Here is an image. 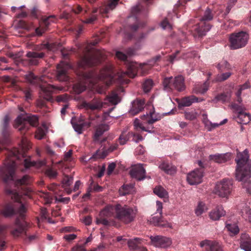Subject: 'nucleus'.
I'll list each match as a JSON object with an SVG mask.
<instances>
[{"mask_svg":"<svg viewBox=\"0 0 251 251\" xmlns=\"http://www.w3.org/2000/svg\"><path fill=\"white\" fill-rule=\"evenodd\" d=\"M29 149L27 142L23 141L20 149H14L9 152L3 166L0 168V177L5 182L13 179L16 168L23 164L25 169L35 166L40 168L46 164V160L31 161L29 157H26L25 152Z\"/></svg>","mask_w":251,"mask_h":251,"instance_id":"1","label":"nucleus"},{"mask_svg":"<svg viewBox=\"0 0 251 251\" xmlns=\"http://www.w3.org/2000/svg\"><path fill=\"white\" fill-rule=\"evenodd\" d=\"M137 213L136 207H130L120 203L111 205V217L119 220L125 224H129L134 222Z\"/></svg>","mask_w":251,"mask_h":251,"instance_id":"2","label":"nucleus"},{"mask_svg":"<svg viewBox=\"0 0 251 251\" xmlns=\"http://www.w3.org/2000/svg\"><path fill=\"white\" fill-rule=\"evenodd\" d=\"M237 155L235 159L236 163V178L240 180L245 177L251 176V161L249 159V151L245 149L243 151L240 152L237 149Z\"/></svg>","mask_w":251,"mask_h":251,"instance_id":"3","label":"nucleus"},{"mask_svg":"<svg viewBox=\"0 0 251 251\" xmlns=\"http://www.w3.org/2000/svg\"><path fill=\"white\" fill-rule=\"evenodd\" d=\"M141 67L140 64L135 62H131L127 66V71L125 72H120L113 70L111 66V84L113 82H117L119 84H127L129 80L125 78L126 75L131 78H134L137 75L139 68Z\"/></svg>","mask_w":251,"mask_h":251,"instance_id":"4","label":"nucleus"},{"mask_svg":"<svg viewBox=\"0 0 251 251\" xmlns=\"http://www.w3.org/2000/svg\"><path fill=\"white\" fill-rule=\"evenodd\" d=\"M163 84L164 89L167 91H170L173 89L178 91H182L185 89L184 78L181 75L174 78L173 77L165 78Z\"/></svg>","mask_w":251,"mask_h":251,"instance_id":"5","label":"nucleus"},{"mask_svg":"<svg viewBox=\"0 0 251 251\" xmlns=\"http://www.w3.org/2000/svg\"><path fill=\"white\" fill-rule=\"evenodd\" d=\"M95 82V78L92 73H83L81 76V82L73 87L74 92L80 94L83 92L86 87H91Z\"/></svg>","mask_w":251,"mask_h":251,"instance_id":"6","label":"nucleus"},{"mask_svg":"<svg viewBox=\"0 0 251 251\" xmlns=\"http://www.w3.org/2000/svg\"><path fill=\"white\" fill-rule=\"evenodd\" d=\"M248 39L249 35L245 32L232 34L229 37L230 48L235 50L242 48L247 44Z\"/></svg>","mask_w":251,"mask_h":251,"instance_id":"7","label":"nucleus"},{"mask_svg":"<svg viewBox=\"0 0 251 251\" xmlns=\"http://www.w3.org/2000/svg\"><path fill=\"white\" fill-rule=\"evenodd\" d=\"M233 189L232 180L229 179H223L217 183L215 191V193L221 197H228L231 193Z\"/></svg>","mask_w":251,"mask_h":251,"instance_id":"8","label":"nucleus"},{"mask_svg":"<svg viewBox=\"0 0 251 251\" xmlns=\"http://www.w3.org/2000/svg\"><path fill=\"white\" fill-rule=\"evenodd\" d=\"M18 206H16L17 207L16 212L15 211L14 209L12 206L7 204L1 210L0 213L5 218H10L12 217L15 214L19 215V217L23 218L25 216V214L27 210V207L25 204L20 202L18 203Z\"/></svg>","mask_w":251,"mask_h":251,"instance_id":"9","label":"nucleus"},{"mask_svg":"<svg viewBox=\"0 0 251 251\" xmlns=\"http://www.w3.org/2000/svg\"><path fill=\"white\" fill-rule=\"evenodd\" d=\"M234 109V120L240 124L246 125L251 121V116L249 113L244 112V109L237 105L232 106Z\"/></svg>","mask_w":251,"mask_h":251,"instance_id":"10","label":"nucleus"},{"mask_svg":"<svg viewBox=\"0 0 251 251\" xmlns=\"http://www.w3.org/2000/svg\"><path fill=\"white\" fill-rule=\"evenodd\" d=\"M156 204V212L158 213L159 215V216H153L151 219V222L155 226L161 227H170V224L163 219L162 216L163 208L162 202L157 201Z\"/></svg>","mask_w":251,"mask_h":251,"instance_id":"11","label":"nucleus"},{"mask_svg":"<svg viewBox=\"0 0 251 251\" xmlns=\"http://www.w3.org/2000/svg\"><path fill=\"white\" fill-rule=\"evenodd\" d=\"M117 79L115 82H113L111 85L115 84L116 89L111 92V111H112L115 107H111L112 105H116L119 103L122 100L121 93L124 92V88L121 86L122 84H119L117 82Z\"/></svg>","mask_w":251,"mask_h":251,"instance_id":"12","label":"nucleus"},{"mask_svg":"<svg viewBox=\"0 0 251 251\" xmlns=\"http://www.w3.org/2000/svg\"><path fill=\"white\" fill-rule=\"evenodd\" d=\"M102 57V54L99 52L94 56L86 55L84 56L78 63V66L81 68L90 67L100 63L101 60L100 57Z\"/></svg>","mask_w":251,"mask_h":251,"instance_id":"13","label":"nucleus"},{"mask_svg":"<svg viewBox=\"0 0 251 251\" xmlns=\"http://www.w3.org/2000/svg\"><path fill=\"white\" fill-rule=\"evenodd\" d=\"M151 244L155 247L167 248L172 244L171 238L165 236L157 235L150 237Z\"/></svg>","mask_w":251,"mask_h":251,"instance_id":"14","label":"nucleus"},{"mask_svg":"<svg viewBox=\"0 0 251 251\" xmlns=\"http://www.w3.org/2000/svg\"><path fill=\"white\" fill-rule=\"evenodd\" d=\"M203 170L201 169H195L187 175V180L191 185H197L202 182Z\"/></svg>","mask_w":251,"mask_h":251,"instance_id":"15","label":"nucleus"},{"mask_svg":"<svg viewBox=\"0 0 251 251\" xmlns=\"http://www.w3.org/2000/svg\"><path fill=\"white\" fill-rule=\"evenodd\" d=\"M71 68L67 62L61 61L57 66V78L60 81H66L68 79L67 72Z\"/></svg>","mask_w":251,"mask_h":251,"instance_id":"16","label":"nucleus"},{"mask_svg":"<svg viewBox=\"0 0 251 251\" xmlns=\"http://www.w3.org/2000/svg\"><path fill=\"white\" fill-rule=\"evenodd\" d=\"M171 112L168 113H164L162 114H160L155 112L154 108L152 107V110H151L149 114H146L142 115L141 118L145 123L148 124H152L155 122L160 120L164 116L170 114Z\"/></svg>","mask_w":251,"mask_h":251,"instance_id":"17","label":"nucleus"},{"mask_svg":"<svg viewBox=\"0 0 251 251\" xmlns=\"http://www.w3.org/2000/svg\"><path fill=\"white\" fill-rule=\"evenodd\" d=\"M130 175L132 178L140 181L145 178L146 171L143 165L139 164L132 166Z\"/></svg>","mask_w":251,"mask_h":251,"instance_id":"18","label":"nucleus"},{"mask_svg":"<svg viewBox=\"0 0 251 251\" xmlns=\"http://www.w3.org/2000/svg\"><path fill=\"white\" fill-rule=\"evenodd\" d=\"M145 100L143 99H136L131 102L128 113L134 116L140 112L144 108Z\"/></svg>","mask_w":251,"mask_h":251,"instance_id":"19","label":"nucleus"},{"mask_svg":"<svg viewBox=\"0 0 251 251\" xmlns=\"http://www.w3.org/2000/svg\"><path fill=\"white\" fill-rule=\"evenodd\" d=\"M26 226V222L20 221L19 218H17L14 224V227L11 231V234L14 237H19L25 231Z\"/></svg>","mask_w":251,"mask_h":251,"instance_id":"20","label":"nucleus"},{"mask_svg":"<svg viewBox=\"0 0 251 251\" xmlns=\"http://www.w3.org/2000/svg\"><path fill=\"white\" fill-rule=\"evenodd\" d=\"M41 92L40 95L44 99L49 100L50 99L51 93L54 89H58L63 90L62 87H57L54 85L50 84H44L40 86Z\"/></svg>","mask_w":251,"mask_h":251,"instance_id":"21","label":"nucleus"},{"mask_svg":"<svg viewBox=\"0 0 251 251\" xmlns=\"http://www.w3.org/2000/svg\"><path fill=\"white\" fill-rule=\"evenodd\" d=\"M200 246L201 248L206 246L207 251H223L221 245L215 241L204 240L200 242Z\"/></svg>","mask_w":251,"mask_h":251,"instance_id":"22","label":"nucleus"},{"mask_svg":"<svg viewBox=\"0 0 251 251\" xmlns=\"http://www.w3.org/2000/svg\"><path fill=\"white\" fill-rule=\"evenodd\" d=\"M25 115L21 114L15 120L14 126L20 131H26L28 127L26 126Z\"/></svg>","mask_w":251,"mask_h":251,"instance_id":"23","label":"nucleus"},{"mask_svg":"<svg viewBox=\"0 0 251 251\" xmlns=\"http://www.w3.org/2000/svg\"><path fill=\"white\" fill-rule=\"evenodd\" d=\"M231 153L226 152L223 154L210 155L209 156V159L215 163H223L229 160L231 158Z\"/></svg>","mask_w":251,"mask_h":251,"instance_id":"24","label":"nucleus"},{"mask_svg":"<svg viewBox=\"0 0 251 251\" xmlns=\"http://www.w3.org/2000/svg\"><path fill=\"white\" fill-rule=\"evenodd\" d=\"M204 100L202 98H198L194 95L183 98L179 103V105L183 107L190 106L195 102H201Z\"/></svg>","mask_w":251,"mask_h":251,"instance_id":"25","label":"nucleus"},{"mask_svg":"<svg viewBox=\"0 0 251 251\" xmlns=\"http://www.w3.org/2000/svg\"><path fill=\"white\" fill-rule=\"evenodd\" d=\"M209 78L202 84H196L192 90V93L195 94H204L208 90L209 83Z\"/></svg>","mask_w":251,"mask_h":251,"instance_id":"26","label":"nucleus"},{"mask_svg":"<svg viewBox=\"0 0 251 251\" xmlns=\"http://www.w3.org/2000/svg\"><path fill=\"white\" fill-rule=\"evenodd\" d=\"M226 215V211L222 207H217L209 213L210 218L213 221H217Z\"/></svg>","mask_w":251,"mask_h":251,"instance_id":"27","label":"nucleus"},{"mask_svg":"<svg viewBox=\"0 0 251 251\" xmlns=\"http://www.w3.org/2000/svg\"><path fill=\"white\" fill-rule=\"evenodd\" d=\"M240 247L245 251H251V239L247 234H243L241 237Z\"/></svg>","mask_w":251,"mask_h":251,"instance_id":"28","label":"nucleus"},{"mask_svg":"<svg viewBox=\"0 0 251 251\" xmlns=\"http://www.w3.org/2000/svg\"><path fill=\"white\" fill-rule=\"evenodd\" d=\"M211 28V25L209 24L207 22L200 21L195 30L199 36H203L209 31Z\"/></svg>","mask_w":251,"mask_h":251,"instance_id":"29","label":"nucleus"},{"mask_svg":"<svg viewBox=\"0 0 251 251\" xmlns=\"http://www.w3.org/2000/svg\"><path fill=\"white\" fill-rule=\"evenodd\" d=\"M45 55L43 52H37L35 51H29L26 54V56L30 59L29 63L32 65H36L38 64V58H42Z\"/></svg>","mask_w":251,"mask_h":251,"instance_id":"30","label":"nucleus"},{"mask_svg":"<svg viewBox=\"0 0 251 251\" xmlns=\"http://www.w3.org/2000/svg\"><path fill=\"white\" fill-rule=\"evenodd\" d=\"M159 168L170 175L175 174L176 172V168L175 166L165 162H161L159 165Z\"/></svg>","mask_w":251,"mask_h":251,"instance_id":"31","label":"nucleus"},{"mask_svg":"<svg viewBox=\"0 0 251 251\" xmlns=\"http://www.w3.org/2000/svg\"><path fill=\"white\" fill-rule=\"evenodd\" d=\"M134 192L135 188L133 184H124L119 189L120 194L122 196L131 194Z\"/></svg>","mask_w":251,"mask_h":251,"instance_id":"32","label":"nucleus"},{"mask_svg":"<svg viewBox=\"0 0 251 251\" xmlns=\"http://www.w3.org/2000/svg\"><path fill=\"white\" fill-rule=\"evenodd\" d=\"M110 69L108 66L102 68L99 75V79L101 80H105L107 86L108 87V81L109 80Z\"/></svg>","mask_w":251,"mask_h":251,"instance_id":"33","label":"nucleus"},{"mask_svg":"<svg viewBox=\"0 0 251 251\" xmlns=\"http://www.w3.org/2000/svg\"><path fill=\"white\" fill-rule=\"evenodd\" d=\"M153 193L161 198H167L168 196V193L167 191L160 185L154 188Z\"/></svg>","mask_w":251,"mask_h":251,"instance_id":"34","label":"nucleus"},{"mask_svg":"<svg viewBox=\"0 0 251 251\" xmlns=\"http://www.w3.org/2000/svg\"><path fill=\"white\" fill-rule=\"evenodd\" d=\"M231 96V92H227V93H222L216 96L212 100V101L215 102H216L218 101H222L223 102L227 101L230 100Z\"/></svg>","mask_w":251,"mask_h":251,"instance_id":"35","label":"nucleus"},{"mask_svg":"<svg viewBox=\"0 0 251 251\" xmlns=\"http://www.w3.org/2000/svg\"><path fill=\"white\" fill-rule=\"evenodd\" d=\"M207 209L208 208L205 203L200 201L195 210V214L198 216H201L202 213L206 212Z\"/></svg>","mask_w":251,"mask_h":251,"instance_id":"36","label":"nucleus"},{"mask_svg":"<svg viewBox=\"0 0 251 251\" xmlns=\"http://www.w3.org/2000/svg\"><path fill=\"white\" fill-rule=\"evenodd\" d=\"M251 176L249 177H245L243 180H240L238 179H236L239 181L242 182L243 188L246 189L247 193L251 194V181L250 180Z\"/></svg>","mask_w":251,"mask_h":251,"instance_id":"37","label":"nucleus"},{"mask_svg":"<svg viewBox=\"0 0 251 251\" xmlns=\"http://www.w3.org/2000/svg\"><path fill=\"white\" fill-rule=\"evenodd\" d=\"M109 153V149L107 150H104L101 152H100L99 151H97L92 157L89 158L88 160L95 161L98 158H105Z\"/></svg>","mask_w":251,"mask_h":251,"instance_id":"38","label":"nucleus"},{"mask_svg":"<svg viewBox=\"0 0 251 251\" xmlns=\"http://www.w3.org/2000/svg\"><path fill=\"white\" fill-rule=\"evenodd\" d=\"M47 132V128L45 126H43L37 129L35 133V137L38 140H41L44 137Z\"/></svg>","mask_w":251,"mask_h":251,"instance_id":"39","label":"nucleus"},{"mask_svg":"<svg viewBox=\"0 0 251 251\" xmlns=\"http://www.w3.org/2000/svg\"><path fill=\"white\" fill-rule=\"evenodd\" d=\"M218 70L221 72L228 71L231 69V66L226 60H222L217 66Z\"/></svg>","mask_w":251,"mask_h":251,"instance_id":"40","label":"nucleus"},{"mask_svg":"<svg viewBox=\"0 0 251 251\" xmlns=\"http://www.w3.org/2000/svg\"><path fill=\"white\" fill-rule=\"evenodd\" d=\"M154 85L153 82L151 79H147L142 84L143 89L144 92L148 93L152 88Z\"/></svg>","mask_w":251,"mask_h":251,"instance_id":"41","label":"nucleus"},{"mask_svg":"<svg viewBox=\"0 0 251 251\" xmlns=\"http://www.w3.org/2000/svg\"><path fill=\"white\" fill-rule=\"evenodd\" d=\"M107 129V126L106 127L105 125H101L97 128L94 135V140L95 141L99 140V137L102 135L105 130Z\"/></svg>","mask_w":251,"mask_h":251,"instance_id":"42","label":"nucleus"},{"mask_svg":"<svg viewBox=\"0 0 251 251\" xmlns=\"http://www.w3.org/2000/svg\"><path fill=\"white\" fill-rule=\"evenodd\" d=\"M231 75V73L230 72H226L218 75L215 78L212 80V82H217L224 81L228 78Z\"/></svg>","mask_w":251,"mask_h":251,"instance_id":"43","label":"nucleus"},{"mask_svg":"<svg viewBox=\"0 0 251 251\" xmlns=\"http://www.w3.org/2000/svg\"><path fill=\"white\" fill-rule=\"evenodd\" d=\"M26 79L31 84H38L40 80V78L36 77L32 73H29L25 75Z\"/></svg>","mask_w":251,"mask_h":251,"instance_id":"44","label":"nucleus"},{"mask_svg":"<svg viewBox=\"0 0 251 251\" xmlns=\"http://www.w3.org/2000/svg\"><path fill=\"white\" fill-rule=\"evenodd\" d=\"M26 121L32 126H35L38 125V117L36 115L27 116L25 115Z\"/></svg>","mask_w":251,"mask_h":251,"instance_id":"45","label":"nucleus"},{"mask_svg":"<svg viewBox=\"0 0 251 251\" xmlns=\"http://www.w3.org/2000/svg\"><path fill=\"white\" fill-rule=\"evenodd\" d=\"M213 16L211 10L207 8L204 12V15L200 19V21L207 22L212 20Z\"/></svg>","mask_w":251,"mask_h":251,"instance_id":"46","label":"nucleus"},{"mask_svg":"<svg viewBox=\"0 0 251 251\" xmlns=\"http://www.w3.org/2000/svg\"><path fill=\"white\" fill-rule=\"evenodd\" d=\"M226 227L228 231L233 235L237 234L239 231L238 226L235 224H227Z\"/></svg>","mask_w":251,"mask_h":251,"instance_id":"47","label":"nucleus"},{"mask_svg":"<svg viewBox=\"0 0 251 251\" xmlns=\"http://www.w3.org/2000/svg\"><path fill=\"white\" fill-rule=\"evenodd\" d=\"M110 10V4L100 8L99 11L101 15L104 17H108V13Z\"/></svg>","mask_w":251,"mask_h":251,"instance_id":"48","label":"nucleus"},{"mask_svg":"<svg viewBox=\"0 0 251 251\" xmlns=\"http://www.w3.org/2000/svg\"><path fill=\"white\" fill-rule=\"evenodd\" d=\"M243 216L249 222L251 223V209L245 207L242 212Z\"/></svg>","mask_w":251,"mask_h":251,"instance_id":"49","label":"nucleus"},{"mask_svg":"<svg viewBox=\"0 0 251 251\" xmlns=\"http://www.w3.org/2000/svg\"><path fill=\"white\" fill-rule=\"evenodd\" d=\"M198 114L195 111L185 112L184 113V117L186 120L190 121L193 120L197 118Z\"/></svg>","mask_w":251,"mask_h":251,"instance_id":"50","label":"nucleus"},{"mask_svg":"<svg viewBox=\"0 0 251 251\" xmlns=\"http://www.w3.org/2000/svg\"><path fill=\"white\" fill-rule=\"evenodd\" d=\"M73 182V177L72 176H64L62 184L64 187H68L70 186Z\"/></svg>","mask_w":251,"mask_h":251,"instance_id":"51","label":"nucleus"},{"mask_svg":"<svg viewBox=\"0 0 251 251\" xmlns=\"http://www.w3.org/2000/svg\"><path fill=\"white\" fill-rule=\"evenodd\" d=\"M98 19V16L96 14H91L89 17L85 20L83 22L87 24H93Z\"/></svg>","mask_w":251,"mask_h":251,"instance_id":"52","label":"nucleus"},{"mask_svg":"<svg viewBox=\"0 0 251 251\" xmlns=\"http://www.w3.org/2000/svg\"><path fill=\"white\" fill-rule=\"evenodd\" d=\"M30 181V177L29 176L25 175L22 178L17 180V183L18 184L23 185L27 184Z\"/></svg>","mask_w":251,"mask_h":251,"instance_id":"53","label":"nucleus"},{"mask_svg":"<svg viewBox=\"0 0 251 251\" xmlns=\"http://www.w3.org/2000/svg\"><path fill=\"white\" fill-rule=\"evenodd\" d=\"M128 136L133 137V141L136 143H138L139 141L143 140V137L139 134H135L133 132L128 133Z\"/></svg>","mask_w":251,"mask_h":251,"instance_id":"54","label":"nucleus"},{"mask_svg":"<svg viewBox=\"0 0 251 251\" xmlns=\"http://www.w3.org/2000/svg\"><path fill=\"white\" fill-rule=\"evenodd\" d=\"M72 124L74 130L78 134H81L82 132L83 125L81 124H78L72 121Z\"/></svg>","mask_w":251,"mask_h":251,"instance_id":"55","label":"nucleus"},{"mask_svg":"<svg viewBox=\"0 0 251 251\" xmlns=\"http://www.w3.org/2000/svg\"><path fill=\"white\" fill-rule=\"evenodd\" d=\"M101 218H108L110 216V208L108 207H105L101 210L100 214Z\"/></svg>","mask_w":251,"mask_h":251,"instance_id":"56","label":"nucleus"},{"mask_svg":"<svg viewBox=\"0 0 251 251\" xmlns=\"http://www.w3.org/2000/svg\"><path fill=\"white\" fill-rule=\"evenodd\" d=\"M130 137L131 136H128V134L127 135H124V134H122L119 138L120 144H125Z\"/></svg>","mask_w":251,"mask_h":251,"instance_id":"57","label":"nucleus"},{"mask_svg":"<svg viewBox=\"0 0 251 251\" xmlns=\"http://www.w3.org/2000/svg\"><path fill=\"white\" fill-rule=\"evenodd\" d=\"M46 174L49 177L52 178H55L57 176V173L52 169H49L46 171Z\"/></svg>","mask_w":251,"mask_h":251,"instance_id":"58","label":"nucleus"},{"mask_svg":"<svg viewBox=\"0 0 251 251\" xmlns=\"http://www.w3.org/2000/svg\"><path fill=\"white\" fill-rule=\"evenodd\" d=\"M10 121V118L8 115L5 116L4 117L3 123H2V127L3 130L5 131L7 128L9 126V123Z\"/></svg>","mask_w":251,"mask_h":251,"instance_id":"59","label":"nucleus"},{"mask_svg":"<svg viewBox=\"0 0 251 251\" xmlns=\"http://www.w3.org/2000/svg\"><path fill=\"white\" fill-rule=\"evenodd\" d=\"M96 223L97 225L102 224L104 226H107L108 225L109 222L106 218H97Z\"/></svg>","mask_w":251,"mask_h":251,"instance_id":"60","label":"nucleus"},{"mask_svg":"<svg viewBox=\"0 0 251 251\" xmlns=\"http://www.w3.org/2000/svg\"><path fill=\"white\" fill-rule=\"evenodd\" d=\"M69 98V97L67 94H63L57 97L56 100L57 102H66Z\"/></svg>","mask_w":251,"mask_h":251,"instance_id":"61","label":"nucleus"},{"mask_svg":"<svg viewBox=\"0 0 251 251\" xmlns=\"http://www.w3.org/2000/svg\"><path fill=\"white\" fill-rule=\"evenodd\" d=\"M41 197L45 199V203L50 204L52 202V198L49 193H43Z\"/></svg>","mask_w":251,"mask_h":251,"instance_id":"62","label":"nucleus"},{"mask_svg":"<svg viewBox=\"0 0 251 251\" xmlns=\"http://www.w3.org/2000/svg\"><path fill=\"white\" fill-rule=\"evenodd\" d=\"M161 26L163 29H171L172 26L166 19L164 20L161 23Z\"/></svg>","mask_w":251,"mask_h":251,"instance_id":"63","label":"nucleus"},{"mask_svg":"<svg viewBox=\"0 0 251 251\" xmlns=\"http://www.w3.org/2000/svg\"><path fill=\"white\" fill-rule=\"evenodd\" d=\"M72 251H86L84 246L76 245L72 249Z\"/></svg>","mask_w":251,"mask_h":251,"instance_id":"64","label":"nucleus"}]
</instances>
